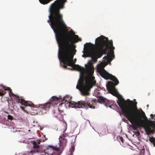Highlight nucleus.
I'll list each match as a JSON object with an SVG mask.
<instances>
[{
  "label": "nucleus",
  "instance_id": "obj_1",
  "mask_svg": "<svg viewBox=\"0 0 155 155\" xmlns=\"http://www.w3.org/2000/svg\"><path fill=\"white\" fill-rule=\"evenodd\" d=\"M78 41H80L79 39L73 38L58 45V56L61 66L70 70H77L80 71V77L76 88L80 91L82 95L87 96L90 94L89 91L95 85L96 81L94 80V78L92 76L86 78L84 75L85 68L79 65L74 64L73 62L74 54H73L72 49V44Z\"/></svg>",
  "mask_w": 155,
  "mask_h": 155
},
{
  "label": "nucleus",
  "instance_id": "obj_2",
  "mask_svg": "<svg viewBox=\"0 0 155 155\" xmlns=\"http://www.w3.org/2000/svg\"><path fill=\"white\" fill-rule=\"evenodd\" d=\"M98 72L101 76L105 79L110 80L114 82L108 81L107 83V88L111 94L117 97L118 100L117 102L123 114L129 121H130L131 119L136 116L133 110L134 107L136 106V104H135V103L133 101L129 99L125 101L117 91L115 86L119 84V82L116 77L109 73L104 68H100Z\"/></svg>",
  "mask_w": 155,
  "mask_h": 155
},
{
  "label": "nucleus",
  "instance_id": "obj_3",
  "mask_svg": "<svg viewBox=\"0 0 155 155\" xmlns=\"http://www.w3.org/2000/svg\"><path fill=\"white\" fill-rule=\"evenodd\" d=\"M95 43L96 45L99 50L100 53L97 54V51L94 48L95 54L91 57V61H94V63L97 62V59L100 58L102 54H106L107 51L108 49H110V53L108 54L104 57L107 61H111L113 60L112 57H114V47L113 46L112 41H109L108 38L103 36H101L96 39Z\"/></svg>",
  "mask_w": 155,
  "mask_h": 155
},
{
  "label": "nucleus",
  "instance_id": "obj_4",
  "mask_svg": "<svg viewBox=\"0 0 155 155\" xmlns=\"http://www.w3.org/2000/svg\"><path fill=\"white\" fill-rule=\"evenodd\" d=\"M9 91V93L15 97L16 101L18 103H20L22 105H24L25 106L32 107H38L39 110H45V111L43 112L42 114L46 113V111L48 110L51 105L54 106L56 105L59 102V97L58 98L55 96H53L50 99V101L45 104H39L38 105H34L30 101H27L23 99H20L18 96H17L12 92V90L10 87H5L3 85H0V95L1 96L5 95L6 93L5 91Z\"/></svg>",
  "mask_w": 155,
  "mask_h": 155
},
{
  "label": "nucleus",
  "instance_id": "obj_5",
  "mask_svg": "<svg viewBox=\"0 0 155 155\" xmlns=\"http://www.w3.org/2000/svg\"><path fill=\"white\" fill-rule=\"evenodd\" d=\"M63 101H64V103L63 102L60 104L58 108L55 109L53 111V113L55 117H61L62 113L64 112L63 110L61 108L63 105L69 107H75V108H83L85 107L86 108H88L89 107L91 108H94V106L95 102V101L92 98L89 97H86V100L85 101H81L76 103L74 101L72 103L69 102V101L65 100L64 99Z\"/></svg>",
  "mask_w": 155,
  "mask_h": 155
},
{
  "label": "nucleus",
  "instance_id": "obj_6",
  "mask_svg": "<svg viewBox=\"0 0 155 155\" xmlns=\"http://www.w3.org/2000/svg\"><path fill=\"white\" fill-rule=\"evenodd\" d=\"M136 115V116L129 121L132 124L131 127L134 130H137L138 128L143 127L147 135L153 132V130L152 129L151 127L149 124L146 126V123L144 120L142 119L140 117V113L137 109L133 110Z\"/></svg>",
  "mask_w": 155,
  "mask_h": 155
},
{
  "label": "nucleus",
  "instance_id": "obj_7",
  "mask_svg": "<svg viewBox=\"0 0 155 155\" xmlns=\"http://www.w3.org/2000/svg\"><path fill=\"white\" fill-rule=\"evenodd\" d=\"M94 45L91 43L86 44L85 48L84 50V54L83 55V57H91L95 54Z\"/></svg>",
  "mask_w": 155,
  "mask_h": 155
},
{
  "label": "nucleus",
  "instance_id": "obj_8",
  "mask_svg": "<svg viewBox=\"0 0 155 155\" xmlns=\"http://www.w3.org/2000/svg\"><path fill=\"white\" fill-rule=\"evenodd\" d=\"M33 148L30 151L29 154L35 155L36 153H40L42 155H46L44 150H41L40 145H38L35 141L33 143Z\"/></svg>",
  "mask_w": 155,
  "mask_h": 155
},
{
  "label": "nucleus",
  "instance_id": "obj_9",
  "mask_svg": "<svg viewBox=\"0 0 155 155\" xmlns=\"http://www.w3.org/2000/svg\"><path fill=\"white\" fill-rule=\"evenodd\" d=\"M86 69H85V72L86 71L87 73L89 75V77L88 78L86 77L85 76L86 78H89L91 76H92L94 78V77L92 76L93 73L94 71V68L93 65V63H92L91 61H89L88 62L87 65L86 64L85 65Z\"/></svg>",
  "mask_w": 155,
  "mask_h": 155
},
{
  "label": "nucleus",
  "instance_id": "obj_10",
  "mask_svg": "<svg viewBox=\"0 0 155 155\" xmlns=\"http://www.w3.org/2000/svg\"><path fill=\"white\" fill-rule=\"evenodd\" d=\"M66 136L64 134L60 136L59 138V146L61 147V149L63 150L64 147L66 146L67 140L65 138Z\"/></svg>",
  "mask_w": 155,
  "mask_h": 155
},
{
  "label": "nucleus",
  "instance_id": "obj_11",
  "mask_svg": "<svg viewBox=\"0 0 155 155\" xmlns=\"http://www.w3.org/2000/svg\"><path fill=\"white\" fill-rule=\"evenodd\" d=\"M52 148L53 149V152L51 154V155H60L61 152L63 150L61 149V147L60 148L56 147H55L52 146Z\"/></svg>",
  "mask_w": 155,
  "mask_h": 155
},
{
  "label": "nucleus",
  "instance_id": "obj_12",
  "mask_svg": "<svg viewBox=\"0 0 155 155\" xmlns=\"http://www.w3.org/2000/svg\"><path fill=\"white\" fill-rule=\"evenodd\" d=\"M7 124L11 132L14 133L17 131L16 128L15 127L13 124L8 122Z\"/></svg>",
  "mask_w": 155,
  "mask_h": 155
},
{
  "label": "nucleus",
  "instance_id": "obj_13",
  "mask_svg": "<svg viewBox=\"0 0 155 155\" xmlns=\"http://www.w3.org/2000/svg\"><path fill=\"white\" fill-rule=\"evenodd\" d=\"M107 99L102 96H99L98 97V100L99 102L104 104L105 103Z\"/></svg>",
  "mask_w": 155,
  "mask_h": 155
},
{
  "label": "nucleus",
  "instance_id": "obj_14",
  "mask_svg": "<svg viewBox=\"0 0 155 155\" xmlns=\"http://www.w3.org/2000/svg\"><path fill=\"white\" fill-rule=\"evenodd\" d=\"M105 103H104V104L107 107H111V106L112 105V104H113V103L107 99Z\"/></svg>",
  "mask_w": 155,
  "mask_h": 155
},
{
  "label": "nucleus",
  "instance_id": "obj_15",
  "mask_svg": "<svg viewBox=\"0 0 155 155\" xmlns=\"http://www.w3.org/2000/svg\"><path fill=\"white\" fill-rule=\"evenodd\" d=\"M74 144H73V143H72L71 147L69 150L70 153L68 155H73V153L74 152Z\"/></svg>",
  "mask_w": 155,
  "mask_h": 155
},
{
  "label": "nucleus",
  "instance_id": "obj_16",
  "mask_svg": "<svg viewBox=\"0 0 155 155\" xmlns=\"http://www.w3.org/2000/svg\"><path fill=\"white\" fill-rule=\"evenodd\" d=\"M149 140L150 142L153 143V144L155 147V138L153 137H150L149 139Z\"/></svg>",
  "mask_w": 155,
  "mask_h": 155
},
{
  "label": "nucleus",
  "instance_id": "obj_17",
  "mask_svg": "<svg viewBox=\"0 0 155 155\" xmlns=\"http://www.w3.org/2000/svg\"><path fill=\"white\" fill-rule=\"evenodd\" d=\"M149 125L153 129H155V123L153 122H151L150 124Z\"/></svg>",
  "mask_w": 155,
  "mask_h": 155
},
{
  "label": "nucleus",
  "instance_id": "obj_18",
  "mask_svg": "<svg viewBox=\"0 0 155 155\" xmlns=\"http://www.w3.org/2000/svg\"><path fill=\"white\" fill-rule=\"evenodd\" d=\"M17 132H18V134L20 135H23L25 133L22 130H18Z\"/></svg>",
  "mask_w": 155,
  "mask_h": 155
},
{
  "label": "nucleus",
  "instance_id": "obj_19",
  "mask_svg": "<svg viewBox=\"0 0 155 155\" xmlns=\"http://www.w3.org/2000/svg\"><path fill=\"white\" fill-rule=\"evenodd\" d=\"M20 108L25 112L28 113L27 111L25 109V107H24L21 106Z\"/></svg>",
  "mask_w": 155,
  "mask_h": 155
},
{
  "label": "nucleus",
  "instance_id": "obj_20",
  "mask_svg": "<svg viewBox=\"0 0 155 155\" xmlns=\"http://www.w3.org/2000/svg\"><path fill=\"white\" fill-rule=\"evenodd\" d=\"M142 113H143V118H144V119L147 120V117L145 116V113H144L143 111H142Z\"/></svg>",
  "mask_w": 155,
  "mask_h": 155
},
{
  "label": "nucleus",
  "instance_id": "obj_21",
  "mask_svg": "<svg viewBox=\"0 0 155 155\" xmlns=\"http://www.w3.org/2000/svg\"><path fill=\"white\" fill-rule=\"evenodd\" d=\"M8 119L9 120H12L13 119V117L11 115H8Z\"/></svg>",
  "mask_w": 155,
  "mask_h": 155
},
{
  "label": "nucleus",
  "instance_id": "obj_22",
  "mask_svg": "<svg viewBox=\"0 0 155 155\" xmlns=\"http://www.w3.org/2000/svg\"><path fill=\"white\" fill-rule=\"evenodd\" d=\"M145 151V150L144 149H143L141 150V153H143Z\"/></svg>",
  "mask_w": 155,
  "mask_h": 155
},
{
  "label": "nucleus",
  "instance_id": "obj_23",
  "mask_svg": "<svg viewBox=\"0 0 155 155\" xmlns=\"http://www.w3.org/2000/svg\"><path fill=\"white\" fill-rule=\"evenodd\" d=\"M120 139L121 141V142H123L124 140H123V138L122 137H120Z\"/></svg>",
  "mask_w": 155,
  "mask_h": 155
},
{
  "label": "nucleus",
  "instance_id": "obj_24",
  "mask_svg": "<svg viewBox=\"0 0 155 155\" xmlns=\"http://www.w3.org/2000/svg\"><path fill=\"white\" fill-rule=\"evenodd\" d=\"M36 142L38 144V145H39V144L40 143V142Z\"/></svg>",
  "mask_w": 155,
  "mask_h": 155
},
{
  "label": "nucleus",
  "instance_id": "obj_25",
  "mask_svg": "<svg viewBox=\"0 0 155 155\" xmlns=\"http://www.w3.org/2000/svg\"><path fill=\"white\" fill-rule=\"evenodd\" d=\"M152 115L153 116V114H151V116H152Z\"/></svg>",
  "mask_w": 155,
  "mask_h": 155
},
{
  "label": "nucleus",
  "instance_id": "obj_26",
  "mask_svg": "<svg viewBox=\"0 0 155 155\" xmlns=\"http://www.w3.org/2000/svg\"><path fill=\"white\" fill-rule=\"evenodd\" d=\"M74 60L75 61H76V59H75Z\"/></svg>",
  "mask_w": 155,
  "mask_h": 155
},
{
  "label": "nucleus",
  "instance_id": "obj_27",
  "mask_svg": "<svg viewBox=\"0 0 155 155\" xmlns=\"http://www.w3.org/2000/svg\"><path fill=\"white\" fill-rule=\"evenodd\" d=\"M154 117H155V115H154Z\"/></svg>",
  "mask_w": 155,
  "mask_h": 155
}]
</instances>
